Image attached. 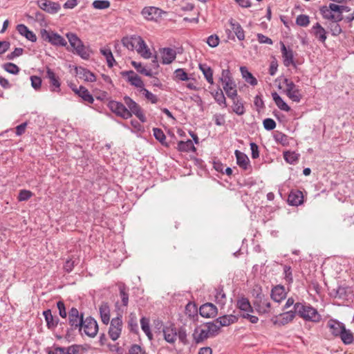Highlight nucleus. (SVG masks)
I'll list each match as a JSON object with an SVG mask.
<instances>
[{
    "label": "nucleus",
    "mask_w": 354,
    "mask_h": 354,
    "mask_svg": "<svg viewBox=\"0 0 354 354\" xmlns=\"http://www.w3.org/2000/svg\"><path fill=\"white\" fill-rule=\"evenodd\" d=\"M294 310L305 321L318 323L322 319L317 310L309 304L297 302L294 305Z\"/></svg>",
    "instance_id": "f257e3e1"
},
{
    "label": "nucleus",
    "mask_w": 354,
    "mask_h": 354,
    "mask_svg": "<svg viewBox=\"0 0 354 354\" xmlns=\"http://www.w3.org/2000/svg\"><path fill=\"white\" fill-rule=\"evenodd\" d=\"M220 80L223 83V90L228 97H234L237 95L236 84L228 69L222 71Z\"/></svg>",
    "instance_id": "f03ea898"
},
{
    "label": "nucleus",
    "mask_w": 354,
    "mask_h": 354,
    "mask_svg": "<svg viewBox=\"0 0 354 354\" xmlns=\"http://www.w3.org/2000/svg\"><path fill=\"white\" fill-rule=\"evenodd\" d=\"M282 84L286 86L284 93L293 102H299L302 99V94L299 86H297L291 80L283 77Z\"/></svg>",
    "instance_id": "7ed1b4c3"
},
{
    "label": "nucleus",
    "mask_w": 354,
    "mask_h": 354,
    "mask_svg": "<svg viewBox=\"0 0 354 354\" xmlns=\"http://www.w3.org/2000/svg\"><path fill=\"white\" fill-rule=\"evenodd\" d=\"M40 34L43 40L48 41L53 46H66L67 44L66 39L55 32L42 29L41 30Z\"/></svg>",
    "instance_id": "20e7f679"
},
{
    "label": "nucleus",
    "mask_w": 354,
    "mask_h": 354,
    "mask_svg": "<svg viewBox=\"0 0 354 354\" xmlns=\"http://www.w3.org/2000/svg\"><path fill=\"white\" fill-rule=\"evenodd\" d=\"M68 324L71 326V330H78L81 333V326L84 320V313L79 312V310L75 308H71L68 313Z\"/></svg>",
    "instance_id": "39448f33"
},
{
    "label": "nucleus",
    "mask_w": 354,
    "mask_h": 354,
    "mask_svg": "<svg viewBox=\"0 0 354 354\" xmlns=\"http://www.w3.org/2000/svg\"><path fill=\"white\" fill-rule=\"evenodd\" d=\"M123 100L124 105L128 107L127 109L131 115L132 114H134L140 120V122H146V117L138 103L129 96L124 97Z\"/></svg>",
    "instance_id": "423d86ee"
},
{
    "label": "nucleus",
    "mask_w": 354,
    "mask_h": 354,
    "mask_svg": "<svg viewBox=\"0 0 354 354\" xmlns=\"http://www.w3.org/2000/svg\"><path fill=\"white\" fill-rule=\"evenodd\" d=\"M82 330L87 336L90 337H95L98 331V324L96 320L90 316L84 319L81 326V331Z\"/></svg>",
    "instance_id": "0eeeda50"
},
{
    "label": "nucleus",
    "mask_w": 354,
    "mask_h": 354,
    "mask_svg": "<svg viewBox=\"0 0 354 354\" xmlns=\"http://www.w3.org/2000/svg\"><path fill=\"white\" fill-rule=\"evenodd\" d=\"M107 106L116 115L121 117L123 119H129L131 117V115L127 108L124 104L122 102L111 100L109 102Z\"/></svg>",
    "instance_id": "6e6552de"
},
{
    "label": "nucleus",
    "mask_w": 354,
    "mask_h": 354,
    "mask_svg": "<svg viewBox=\"0 0 354 354\" xmlns=\"http://www.w3.org/2000/svg\"><path fill=\"white\" fill-rule=\"evenodd\" d=\"M254 308L259 314H266L270 312L271 304L267 298L262 293L257 295L253 302Z\"/></svg>",
    "instance_id": "1a4fd4ad"
},
{
    "label": "nucleus",
    "mask_w": 354,
    "mask_h": 354,
    "mask_svg": "<svg viewBox=\"0 0 354 354\" xmlns=\"http://www.w3.org/2000/svg\"><path fill=\"white\" fill-rule=\"evenodd\" d=\"M36 4L41 10L50 15L57 14L61 10L59 3L50 0H37Z\"/></svg>",
    "instance_id": "9d476101"
},
{
    "label": "nucleus",
    "mask_w": 354,
    "mask_h": 354,
    "mask_svg": "<svg viewBox=\"0 0 354 354\" xmlns=\"http://www.w3.org/2000/svg\"><path fill=\"white\" fill-rule=\"evenodd\" d=\"M122 328V316H118L113 318L111 321L110 328L109 330V335L113 341L117 340L121 334Z\"/></svg>",
    "instance_id": "9b49d317"
},
{
    "label": "nucleus",
    "mask_w": 354,
    "mask_h": 354,
    "mask_svg": "<svg viewBox=\"0 0 354 354\" xmlns=\"http://www.w3.org/2000/svg\"><path fill=\"white\" fill-rule=\"evenodd\" d=\"M163 13L161 9L154 6L145 7L141 11L142 16L149 21H157Z\"/></svg>",
    "instance_id": "f8f14e48"
},
{
    "label": "nucleus",
    "mask_w": 354,
    "mask_h": 354,
    "mask_svg": "<svg viewBox=\"0 0 354 354\" xmlns=\"http://www.w3.org/2000/svg\"><path fill=\"white\" fill-rule=\"evenodd\" d=\"M46 77L49 80L50 91L55 93H60V80L50 68H46Z\"/></svg>",
    "instance_id": "ddd939ff"
},
{
    "label": "nucleus",
    "mask_w": 354,
    "mask_h": 354,
    "mask_svg": "<svg viewBox=\"0 0 354 354\" xmlns=\"http://www.w3.org/2000/svg\"><path fill=\"white\" fill-rule=\"evenodd\" d=\"M159 52L161 55L162 64H170L176 59L177 53L174 48L169 47L161 48Z\"/></svg>",
    "instance_id": "4468645a"
},
{
    "label": "nucleus",
    "mask_w": 354,
    "mask_h": 354,
    "mask_svg": "<svg viewBox=\"0 0 354 354\" xmlns=\"http://www.w3.org/2000/svg\"><path fill=\"white\" fill-rule=\"evenodd\" d=\"M122 76L127 77V82L130 83L132 86L135 87L140 88L142 89L144 88L145 84L140 77L137 75L133 71H124L122 73Z\"/></svg>",
    "instance_id": "2eb2a0df"
},
{
    "label": "nucleus",
    "mask_w": 354,
    "mask_h": 354,
    "mask_svg": "<svg viewBox=\"0 0 354 354\" xmlns=\"http://www.w3.org/2000/svg\"><path fill=\"white\" fill-rule=\"evenodd\" d=\"M164 339L170 344H174L177 338V330L174 324H169L163 327Z\"/></svg>",
    "instance_id": "dca6fc26"
},
{
    "label": "nucleus",
    "mask_w": 354,
    "mask_h": 354,
    "mask_svg": "<svg viewBox=\"0 0 354 354\" xmlns=\"http://www.w3.org/2000/svg\"><path fill=\"white\" fill-rule=\"evenodd\" d=\"M281 50L282 54L283 64L288 67L290 65H294V55L293 51L291 48H287L283 42H281Z\"/></svg>",
    "instance_id": "f3484780"
},
{
    "label": "nucleus",
    "mask_w": 354,
    "mask_h": 354,
    "mask_svg": "<svg viewBox=\"0 0 354 354\" xmlns=\"http://www.w3.org/2000/svg\"><path fill=\"white\" fill-rule=\"evenodd\" d=\"M199 313L203 317H214L217 315V308L212 303H206L200 307Z\"/></svg>",
    "instance_id": "a211bd4d"
},
{
    "label": "nucleus",
    "mask_w": 354,
    "mask_h": 354,
    "mask_svg": "<svg viewBox=\"0 0 354 354\" xmlns=\"http://www.w3.org/2000/svg\"><path fill=\"white\" fill-rule=\"evenodd\" d=\"M295 310H289L281 313L279 316L277 317V319L274 322V324H277L279 326H284L293 320V319L295 317Z\"/></svg>",
    "instance_id": "6ab92c4d"
},
{
    "label": "nucleus",
    "mask_w": 354,
    "mask_h": 354,
    "mask_svg": "<svg viewBox=\"0 0 354 354\" xmlns=\"http://www.w3.org/2000/svg\"><path fill=\"white\" fill-rule=\"evenodd\" d=\"M209 337H212L209 334L205 325L202 326L201 327L196 328L193 333V338L197 344L201 343Z\"/></svg>",
    "instance_id": "aec40b11"
},
{
    "label": "nucleus",
    "mask_w": 354,
    "mask_h": 354,
    "mask_svg": "<svg viewBox=\"0 0 354 354\" xmlns=\"http://www.w3.org/2000/svg\"><path fill=\"white\" fill-rule=\"evenodd\" d=\"M327 327L333 335L338 337L342 333L344 324L336 319H330L327 323Z\"/></svg>",
    "instance_id": "412c9836"
},
{
    "label": "nucleus",
    "mask_w": 354,
    "mask_h": 354,
    "mask_svg": "<svg viewBox=\"0 0 354 354\" xmlns=\"http://www.w3.org/2000/svg\"><path fill=\"white\" fill-rule=\"evenodd\" d=\"M43 315L48 329L54 330L58 326L59 319L57 317L52 315V312L50 309L44 310Z\"/></svg>",
    "instance_id": "4be33fe9"
},
{
    "label": "nucleus",
    "mask_w": 354,
    "mask_h": 354,
    "mask_svg": "<svg viewBox=\"0 0 354 354\" xmlns=\"http://www.w3.org/2000/svg\"><path fill=\"white\" fill-rule=\"evenodd\" d=\"M286 297V292L284 286L277 285L271 290V298L276 302L279 303Z\"/></svg>",
    "instance_id": "5701e85b"
},
{
    "label": "nucleus",
    "mask_w": 354,
    "mask_h": 354,
    "mask_svg": "<svg viewBox=\"0 0 354 354\" xmlns=\"http://www.w3.org/2000/svg\"><path fill=\"white\" fill-rule=\"evenodd\" d=\"M236 306L242 313L254 312V308L251 306L249 299L245 297H241L237 299Z\"/></svg>",
    "instance_id": "b1692460"
},
{
    "label": "nucleus",
    "mask_w": 354,
    "mask_h": 354,
    "mask_svg": "<svg viewBox=\"0 0 354 354\" xmlns=\"http://www.w3.org/2000/svg\"><path fill=\"white\" fill-rule=\"evenodd\" d=\"M17 32L23 37H25L28 40L35 42L37 41L36 35L24 24H19L16 28Z\"/></svg>",
    "instance_id": "393cba45"
},
{
    "label": "nucleus",
    "mask_w": 354,
    "mask_h": 354,
    "mask_svg": "<svg viewBox=\"0 0 354 354\" xmlns=\"http://www.w3.org/2000/svg\"><path fill=\"white\" fill-rule=\"evenodd\" d=\"M312 33L314 35L315 38L322 43H324L327 38V32L319 23H316L313 26Z\"/></svg>",
    "instance_id": "a878e982"
},
{
    "label": "nucleus",
    "mask_w": 354,
    "mask_h": 354,
    "mask_svg": "<svg viewBox=\"0 0 354 354\" xmlns=\"http://www.w3.org/2000/svg\"><path fill=\"white\" fill-rule=\"evenodd\" d=\"M303 194L301 191H292L288 195V202L290 205L298 206L303 203Z\"/></svg>",
    "instance_id": "bb28decb"
},
{
    "label": "nucleus",
    "mask_w": 354,
    "mask_h": 354,
    "mask_svg": "<svg viewBox=\"0 0 354 354\" xmlns=\"http://www.w3.org/2000/svg\"><path fill=\"white\" fill-rule=\"evenodd\" d=\"M234 153L237 165L243 169L247 170L250 166V160L248 156L239 150H236Z\"/></svg>",
    "instance_id": "cd10ccee"
},
{
    "label": "nucleus",
    "mask_w": 354,
    "mask_h": 354,
    "mask_svg": "<svg viewBox=\"0 0 354 354\" xmlns=\"http://www.w3.org/2000/svg\"><path fill=\"white\" fill-rule=\"evenodd\" d=\"M99 312L102 322L107 325L110 322V308L108 303H102L99 307Z\"/></svg>",
    "instance_id": "c85d7f7f"
},
{
    "label": "nucleus",
    "mask_w": 354,
    "mask_h": 354,
    "mask_svg": "<svg viewBox=\"0 0 354 354\" xmlns=\"http://www.w3.org/2000/svg\"><path fill=\"white\" fill-rule=\"evenodd\" d=\"M232 100V110L238 115H243L245 112L243 100L237 95L234 97H230Z\"/></svg>",
    "instance_id": "c756f323"
},
{
    "label": "nucleus",
    "mask_w": 354,
    "mask_h": 354,
    "mask_svg": "<svg viewBox=\"0 0 354 354\" xmlns=\"http://www.w3.org/2000/svg\"><path fill=\"white\" fill-rule=\"evenodd\" d=\"M137 52L144 58L149 59L151 57V52L142 38L138 36V46L136 47Z\"/></svg>",
    "instance_id": "7c9ffc66"
},
{
    "label": "nucleus",
    "mask_w": 354,
    "mask_h": 354,
    "mask_svg": "<svg viewBox=\"0 0 354 354\" xmlns=\"http://www.w3.org/2000/svg\"><path fill=\"white\" fill-rule=\"evenodd\" d=\"M229 24L230 25V27H231L232 31L234 32V34L236 35L238 39L240 41L244 40L245 32H244L243 28L241 27V26L240 25V24L238 23L237 21H236L233 19H230L229 20Z\"/></svg>",
    "instance_id": "2f4dec72"
},
{
    "label": "nucleus",
    "mask_w": 354,
    "mask_h": 354,
    "mask_svg": "<svg viewBox=\"0 0 354 354\" xmlns=\"http://www.w3.org/2000/svg\"><path fill=\"white\" fill-rule=\"evenodd\" d=\"M341 21L342 20L333 19L326 23L327 28L334 37H337L342 32V27L339 24V22Z\"/></svg>",
    "instance_id": "473e14b6"
},
{
    "label": "nucleus",
    "mask_w": 354,
    "mask_h": 354,
    "mask_svg": "<svg viewBox=\"0 0 354 354\" xmlns=\"http://www.w3.org/2000/svg\"><path fill=\"white\" fill-rule=\"evenodd\" d=\"M237 321L238 317L234 315H223L222 317L217 318L215 320V322L218 323V324L220 326V328L221 326H230L234 323H236Z\"/></svg>",
    "instance_id": "72a5a7b5"
},
{
    "label": "nucleus",
    "mask_w": 354,
    "mask_h": 354,
    "mask_svg": "<svg viewBox=\"0 0 354 354\" xmlns=\"http://www.w3.org/2000/svg\"><path fill=\"white\" fill-rule=\"evenodd\" d=\"M320 12H321L323 18L328 19V21H331L333 19H336V20H342L343 19V15H340L339 14L333 13L326 6H324L320 8Z\"/></svg>",
    "instance_id": "f704fd0d"
},
{
    "label": "nucleus",
    "mask_w": 354,
    "mask_h": 354,
    "mask_svg": "<svg viewBox=\"0 0 354 354\" xmlns=\"http://www.w3.org/2000/svg\"><path fill=\"white\" fill-rule=\"evenodd\" d=\"M240 71L245 81L250 85L254 86L258 82L257 78L248 71L246 66H241Z\"/></svg>",
    "instance_id": "c9c22d12"
},
{
    "label": "nucleus",
    "mask_w": 354,
    "mask_h": 354,
    "mask_svg": "<svg viewBox=\"0 0 354 354\" xmlns=\"http://www.w3.org/2000/svg\"><path fill=\"white\" fill-rule=\"evenodd\" d=\"M75 93L78 95L85 102L93 104L94 102V98L93 95L90 93L88 90L86 88L83 86H80L78 88V91H75Z\"/></svg>",
    "instance_id": "e433bc0d"
},
{
    "label": "nucleus",
    "mask_w": 354,
    "mask_h": 354,
    "mask_svg": "<svg viewBox=\"0 0 354 354\" xmlns=\"http://www.w3.org/2000/svg\"><path fill=\"white\" fill-rule=\"evenodd\" d=\"M198 67L199 69L203 73L207 82L210 84H213V70L212 69V68L206 64H199Z\"/></svg>",
    "instance_id": "4c0bfd02"
},
{
    "label": "nucleus",
    "mask_w": 354,
    "mask_h": 354,
    "mask_svg": "<svg viewBox=\"0 0 354 354\" xmlns=\"http://www.w3.org/2000/svg\"><path fill=\"white\" fill-rule=\"evenodd\" d=\"M77 73L80 78L84 79L86 82H93L96 80V77L94 73L86 68L80 67L77 69Z\"/></svg>",
    "instance_id": "58836bf2"
},
{
    "label": "nucleus",
    "mask_w": 354,
    "mask_h": 354,
    "mask_svg": "<svg viewBox=\"0 0 354 354\" xmlns=\"http://www.w3.org/2000/svg\"><path fill=\"white\" fill-rule=\"evenodd\" d=\"M215 301L217 304L223 306L227 301L225 293L223 290V287L221 286H218L215 288Z\"/></svg>",
    "instance_id": "ea45409f"
},
{
    "label": "nucleus",
    "mask_w": 354,
    "mask_h": 354,
    "mask_svg": "<svg viewBox=\"0 0 354 354\" xmlns=\"http://www.w3.org/2000/svg\"><path fill=\"white\" fill-rule=\"evenodd\" d=\"M118 289L120 292V296L122 299V305L125 307L129 304V288L124 283H118Z\"/></svg>",
    "instance_id": "a19ab883"
},
{
    "label": "nucleus",
    "mask_w": 354,
    "mask_h": 354,
    "mask_svg": "<svg viewBox=\"0 0 354 354\" xmlns=\"http://www.w3.org/2000/svg\"><path fill=\"white\" fill-rule=\"evenodd\" d=\"M272 97L274 103L279 109L287 112L290 110V107L283 101L277 92L272 93Z\"/></svg>",
    "instance_id": "79ce46f5"
},
{
    "label": "nucleus",
    "mask_w": 354,
    "mask_h": 354,
    "mask_svg": "<svg viewBox=\"0 0 354 354\" xmlns=\"http://www.w3.org/2000/svg\"><path fill=\"white\" fill-rule=\"evenodd\" d=\"M138 36L133 35L131 37H124L122 39V42L128 50H133L138 46Z\"/></svg>",
    "instance_id": "37998d69"
},
{
    "label": "nucleus",
    "mask_w": 354,
    "mask_h": 354,
    "mask_svg": "<svg viewBox=\"0 0 354 354\" xmlns=\"http://www.w3.org/2000/svg\"><path fill=\"white\" fill-rule=\"evenodd\" d=\"M177 149L182 152L195 151L196 148L191 140L187 141H180L178 143Z\"/></svg>",
    "instance_id": "c03bdc74"
},
{
    "label": "nucleus",
    "mask_w": 354,
    "mask_h": 354,
    "mask_svg": "<svg viewBox=\"0 0 354 354\" xmlns=\"http://www.w3.org/2000/svg\"><path fill=\"white\" fill-rule=\"evenodd\" d=\"M212 96L214 97L215 101L221 106H223V108H226L227 104L226 102L225 97L223 94V91L221 88L217 89L214 92L212 93Z\"/></svg>",
    "instance_id": "a18cd8bd"
},
{
    "label": "nucleus",
    "mask_w": 354,
    "mask_h": 354,
    "mask_svg": "<svg viewBox=\"0 0 354 354\" xmlns=\"http://www.w3.org/2000/svg\"><path fill=\"white\" fill-rule=\"evenodd\" d=\"M100 53L105 57L106 59L107 66L112 68L115 63L112 52L109 48H103L100 49Z\"/></svg>",
    "instance_id": "49530a36"
},
{
    "label": "nucleus",
    "mask_w": 354,
    "mask_h": 354,
    "mask_svg": "<svg viewBox=\"0 0 354 354\" xmlns=\"http://www.w3.org/2000/svg\"><path fill=\"white\" fill-rule=\"evenodd\" d=\"M185 315L192 320H195V317H198V309L195 304L188 303L185 308Z\"/></svg>",
    "instance_id": "de8ad7c7"
},
{
    "label": "nucleus",
    "mask_w": 354,
    "mask_h": 354,
    "mask_svg": "<svg viewBox=\"0 0 354 354\" xmlns=\"http://www.w3.org/2000/svg\"><path fill=\"white\" fill-rule=\"evenodd\" d=\"M204 325L212 337H215L219 333L221 328L215 321L207 322Z\"/></svg>",
    "instance_id": "09e8293b"
},
{
    "label": "nucleus",
    "mask_w": 354,
    "mask_h": 354,
    "mask_svg": "<svg viewBox=\"0 0 354 354\" xmlns=\"http://www.w3.org/2000/svg\"><path fill=\"white\" fill-rule=\"evenodd\" d=\"M66 37L74 50H76L80 45L83 44L82 41L75 33L68 32L66 34Z\"/></svg>",
    "instance_id": "8fccbe9b"
},
{
    "label": "nucleus",
    "mask_w": 354,
    "mask_h": 354,
    "mask_svg": "<svg viewBox=\"0 0 354 354\" xmlns=\"http://www.w3.org/2000/svg\"><path fill=\"white\" fill-rule=\"evenodd\" d=\"M299 154L295 151H285L283 153V158L285 160L292 165L296 164L299 160Z\"/></svg>",
    "instance_id": "3c124183"
},
{
    "label": "nucleus",
    "mask_w": 354,
    "mask_h": 354,
    "mask_svg": "<svg viewBox=\"0 0 354 354\" xmlns=\"http://www.w3.org/2000/svg\"><path fill=\"white\" fill-rule=\"evenodd\" d=\"M345 344H350L353 341V336L350 330H346L345 326L343 328L342 333L339 335Z\"/></svg>",
    "instance_id": "603ef678"
},
{
    "label": "nucleus",
    "mask_w": 354,
    "mask_h": 354,
    "mask_svg": "<svg viewBox=\"0 0 354 354\" xmlns=\"http://www.w3.org/2000/svg\"><path fill=\"white\" fill-rule=\"evenodd\" d=\"M153 136L158 140L162 145L167 146L166 143V136L163 131L159 128L153 129Z\"/></svg>",
    "instance_id": "864d4df0"
},
{
    "label": "nucleus",
    "mask_w": 354,
    "mask_h": 354,
    "mask_svg": "<svg viewBox=\"0 0 354 354\" xmlns=\"http://www.w3.org/2000/svg\"><path fill=\"white\" fill-rule=\"evenodd\" d=\"M132 66L136 69V71L143 74L147 77H151L152 73L150 69H147L145 67L142 66V64L140 62H137L136 61H133L131 62Z\"/></svg>",
    "instance_id": "5fc2aeb1"
},
{
    "label": "nucleus",
    "mask_w": 354,
    "mask_h": 354,
    "mask_svg": "<svg viewBox=\"0 0 354 354\" xmlns=\"http://www.w3.org/2000/svg\"><path fill=\"white\" fill-rule=\"evenodd\" d=\"M92 6L95 9L104 10L110 7L111 3L108 0H95Z\"/></svg>",
    "instance_id": "6e6d98bb"
},
{
    "label": "nucleus",
    "mask_w": 354,
    "mask_h": 354,
    "mask_svg": "<svg viewBox=\"0 0 354 354\" xmlns=\"http://www.w3.org/2000/svg\"><path fill=\"white\" fill-rule=\"evenodd\" d=\"M140 324L142 330L145 332V333L147 335V336L149 338H152V334L150 330V326H149V321L148 319L145 317H142L140 319Z\"/></svg>",
    "instance_id": "4d7b16f0"
},
{
    "label": "nucleus",
    "mask_w": 354,
    "mask_h": 354,
    "mask_svg": "<svg viewBox=\"0 0 354 354\" xmlns=\"http://www.w3.org/2000/svg\"><path fill=\"white\" fill-rule=\"evenodd\" d=\"M3 68L8 73L17 75L19 72V68L13 63L8 62L3 65Z\"/></svg>",
    "instance_id": "13d9d810"
},
{
    "label": "nucleus",
    "mask_w": 354,
    "mask_h": 354,
    "mask_svg": "<svg viewBox=\"0 0 354 354\" xmlns=\"http://www.w3.org/2000/svg\"><path fill=\"white\" fill-rule=\"evenodd\" d=\"M29 18L32 19L35 21L39 23L41 26H44L46 24V17L44 14H43L40 11L35 12L32 16H30Z\"/></svg>",
    "instance_id": "bf43d9fd"
},
{
    "label": "nucleus",
    "mask_w": 354,
    "mask_h": 354,
    "mask_svg": "<svg viewBox=\"0 0 354 354\" xmlns=\"http://www.w3.org/2000/svg\"><path fill=\"white\" fill-rule=\"evenodd\" d=\"M284 279L288 284L293 282L292 268L290 266L285 265L283 266Z\"/></svg>",
    "instance_id": "052dcab7"
},
{
    "label": "nucleus",
    "mask_w": 354,
    "mask_h": 354,
    "mask_svg": "<svg viewBox=\"0 0 354 354\" xmlns=\"http://www.w3.org/2000/svg\"><path fill=\"white\" fill-rule=\"evenodd\" d=\"M75 50V53L84 59H88L90 53L84 44L80 45Z\"/></svg>",
    "instance_id": "680f3d73"
},
{
    "label": "nucleus",
    "mask_w": 354,
    "mask_h": 354,
    "mask_svg": "<svg viewBox=\"0 0 354 354\" xmlns=\"http://www.w3.org/2000/svg\"><path fill=\"white\" fill-rule=\"evenodd\" d=\"M140 92L145 95V97L150 101L152 104H156L158 101V97L153 94L151 92L146 89L145 87L140 90Z\"/></svg>",
    "instance_id": "e2e57ef3"
},
{
    "label": "nucleus",
    "mask_w": 354,
    "mask_h": 354,
    "mask_svg": "<svg viewBox=\"0 0 354 354\" xmlns=\"http://www.w3.org/2000/svg\"><path fill=\"white\" fill-rule=\"evenodd\" d=\"M296 24L301 27H306L310 24L309 17L306 15H299L296 19Z\"/></svg>",
    "instance_id": "0e129e2a"
},
{
    "label": "nucleus",
    "mask_w": 354,
    "mask_h": 354,
    "mask_svg": "<svg viewBox=\"0 0 354 354\" xmlns=\"http://www.w3.org/2000/svg\"><path fill=\"white\" fill-rule=\"evenodd\" d=\"M82 348L80 345L73 344L65 348L66 354H82Z\"/></svg>",
    "instance_id": "69168bd1"
},
{
    "label": "nucleus",
    "mask_w": 354,
    "mask_h": 354,
    "mask_svg": "<svg viewBox=\"0 0 354 354\" xmlns=\"http://www.w3.org/2000/svg\"><path fill=\"white\" fill-rule=\"evenodd\" d=\"M32 193L27 189L20 190L17 199L19 201H28L32 196Z\"/></svg>",
    "instance_id": "338daca9"
},
{
    "label": "nucleus",
    "mask_w": 354,
    "mask_h": 354,
    "mask_svg": "<svg viewBox=\"0 0 354 354\" xmlns=\"http://www.w3.org/2000/svg\"><path fill=\"white\" fill-rule=\"evenodd\" d=\"M175 77L178 80L187 81L189 80L187 73L183 68H178L174 71Z\"/></svg>",
    "instance_id": "774afa93"
}]
</instances>
